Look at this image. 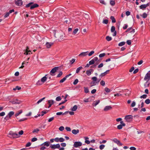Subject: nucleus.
<instances>
[{"label":"nucleus","instance_id":"31","mask_svg":"<svg viewBox=\"0 0 150 150\" xmlns=\"http://www.w3.org/2000/svg\"><path fill=\"white\" fill-rule=\"evenodd\" d=\"M22 112H23L22 110H20L18 112H17L16 113L15 115V116L16 117L18 116L20 114L22 113Z\"/></svg>","mask_w":150,"mask_h":150},{"label":"nucleus","instance_id":"36","mask_svg":"<svg viewBox=\"0 0 150 150\" xmlns=\"http://www.w3.org/2000/svg\"><path fill=\"white\" fill-rule=\"evenodd\" d=\"M106 39L107 41H109L112 40V38L111 37L108 36L106 37Z\"/></svg>","mask_w":150,"mask_h":150},{"label":"nucleus","instance_id":"35","mask_svg":"<svg viewBox=\"0 0 150 150\" xmlns=\"http://www.w3.org/2000/svg\"><path fill=\"white\" fill-rule=\"evenodd\" d=\"M79 30V29L76 28L75 29L74 31H73V34L75 35L76 34Z\"/></svg>","mask_w":150,"mask_h":150},{"label":"nucleus","instance_id":"38","mask_svg":"<svg viewBox=\"0 0 150 150\" xmlns=\"http://www.w3.org/2000/svg\"><path fill=\"white\" fill-rule=\"evenodd\" d=\"M141 16H142L143 18H145L147 17V15L146 13H144L142 15H141Z\"/></svg>","mask_w":150,"mask_h":150},{"label":"nucleus","instance_id":"54","mask_svg":"<svg viewBox=\"0 0 150 150\" xmlns=\"http://www.w3.org/2000/svg\"><path fill=\"white\" fill-rule=\"evenodd\" d=\"M78 81H79L77 79H76L74 80V82H73V84L74 85H75L77 83H78Z\"/></svg>","mask_w":150,"mask_h":150},{"label":"nucleus","instance_id":"26","mask_svg":"<svg viewBox=\"0 0 150 150\" xmlns=\"http://www.w3.org/2000/svg\"><path fill=\"white\" fill-rule=\"evenodd\" d=\"M53 44L52 43L47 42L46 44V46L47 48H48L50 47Z\"/></svg>","mask_w":150,"mask_h":150},{"label":"nucleus","instance_id":"16","mask_svg":"<svg viewBox=\"0 0 150 150\" xmlns=\"http://www.w3.org/2000/svg\"><path fill=\"white\" fill-rule=\"evenodd\" d=\"M15 4L18 6H21L22 5L23 2L21 0H15Z\"/></svg>","mask_w":150,"mask_h":150},{"label":"nucleus","instance_id":"45","mask_svg":"<svg viewBox=\"0 0 150 150\" xmlns=\"http://www.w3.org/2000/svg\"><path fill=\"white\" fill-rule=\"evenodd\" d=\"M149 83L148 82V81L145 83L144 84V86L145 88L148 87L149 86Z\"/></svg>","mask_w":150,"mask_h":150},{"label":"nucleus","instance_id":"10","mask_svg":"<svg viewBox=\"0 0 150 150\" xmlns=\"http://www.w3.org/2000/svg\"><path fill=\"white\" fill-rule=\"evenodd\" d=\"M58 67H55L53 68L50 72V74L51 75L54 76V74L56 71L57 70H58Z\"/></svg>","mask_w":150,"mask_h":150},{"label":"nucleus","instance_id":"24","mask_svg":"<svg viewBox=\"0 0 150 150\" xmlns=\"http://www.w3.org/2000/svg\"><path fill=\"white\" fill-rule=\"evenodd\" d=\"M100 101L99 100H96L94 101L93 103V105L94 106H96L98 104L100 103Z\"/></svg>","mask_w":150,"mask_h":150},{"label":"nucleus","instance_id":"55","mask_svg":"<svg viewBox=\"0 0 150 150\" xmlns=\"http://www.w3.org/2000/svg\"><path fill=\"white\" fill-rule=\"evenodd\" d=\"M84 92L86 93H87L89 92V90L88 88L84 87Z\"/></svg>","mask_w":150,"mask_h":150},{"label":"nucleus","instance_id":"51","mask_svg":"<svg viewBox=\"0 0 150 150\" xmlns=\"http://www.w3.org/2000/svg\"><path fill=\"white\" fill-rule=\"evenodd\" d=\"M64 127L63 126H62L60 127L59 128V130H60V131H62L64 130Z\"/></svg>","mask_w":150,"mask_h":150},{"label":"nucleus","instance_id":"28","mask_svg":"<svg viewBox=\"0 0 150 150\" xmlns=\"http://www.w3.org/2000/svg\"><path fill=\"white\" fill-rule=\"evenodd\" d=\"M79 132V130L78 129H73L72 131V133L74 134H78Z\"/></svg>","mask_w":150,"mask_h":150},{"label":"nucleus","instance_id":"32","mask_svg":"<svg viewBox=\"0 0 150 150\" xmlns=\"http://www.w3.org/2000/svg\"><path fill=\"white\" fill-rule=\"evenodd\" d=\"M83 68L82 67H80L78 68L76 70V73H78Z\"/></svg>","mask_w":150,"mask_h":150},{"label":"nucleus","instance_id":"53","mask_svg":"<svg viewBox=\"0 0 150 150\" xmlns=\"http://www.w3.org/2000/svg\"><path fill=\"white\" fill-rule=\"evenodd\" d=\"M61 98L60 96L57 97L56 98V100L57 101H59L61 100Z\"/></svg>","mask_w":150,"mask_h":150},{"label":"nucleus","instance_id":"17","mask_svg":"<svg viewBox=\"0 0 150 150\" xmlns=\"http://www.w3.org/2000/svg\"><path fill=\"white\" fill-rule=\"evenodd\" d=\"M113 141L115 143L117 144L119 146H122V144L120 142V141L117 140L116 139H113Z\"/></svg>","mask_w":150,"mask_h":150},{"label":"nucleus","instance_id":"15","mask_svg":"<svg viewBox=\"0 0 150 150\" xmlns=\"http://www.w3.org/2000/svg\"><path fill=\"white\" fill-rule=\"evenodd\" d=\"M50 147L52 149H58L60 148V145L59 144H56L51 145Z\"/></svg>","mask_w":150,"mask_h":150},{"label":"nucleus","instance_id":"40","mask_svg":"<svg viewBox=\"0 0 150 150\" xmlns=\"http://www.w3.org/2000/svg\"><path fill=\"white\" fill-rule=\"evenodd\" d=\"M105 91L107 93H109L111 91L109 88L107 87L105 88Z\"/></svg>","mask_w":150,"mask_h":150},{"label":"nucleus","instance_id":"23","mask_svg":"<svg viewBox=\"0 0 150 150\" xmlns=\"http://www.w3.org/2000/svg\"><path fill=\"white\" fill-rule=\"evenodd\" d=\"M25 52L24 53V54L26 55H28V53L30 52L31 51L29 50V48L28 47H27L26 49L25 50H24Z\"/></svg>","mask_w":150,"mask_h":150},{"label":"nucleus","instance_id":"58","mask_svg":"<svg viewBox=\"0 0 150 150\" xmlns=\"http://www.w3.org/2000/svg\"><path fill=\"white\" fill-rule=\"evenodd\" d=\"M140 102L141 103V108H142L144 106V103L143 101V100H140Z\"/></svg>","mask_w":150,"mask_h":150},{"label":"nucleus","instance_id":"5","mask_svg":"<svg viewBox=\"0 0 150 150\" xmlns=\"http://www.w3.org/2000/svg\"><path fill=\"white\" fill-rule=\"evenodd\" d=\"M124 119L126 122H129L132 121L133 117L131 115H127L125 116Z\"/></svg>","mask_w":150,"mask_h":150},{"label":"nucleus","instance_id":"48","mask_svg":"<svg viewBox=\"0 0 150 150\" xmlns=\"http://www.w3.org/2000/svg\"><path fill=\"white\" fill-rule=\"evenodd\" d=\"M21 89V88L20 87H19L18 86H16L15 88H13V90L14 91H16L17 90H20Z\"/></svg>","mask_w":150,"mask_h":150},{"label":"nucleus","instance_id":"21","mask_svg":"<svg viewBox=\"0 0 150 150\" xmlns=\"http://www.w3.org/2000/svg\"><path fill=\"white\" fill-rule=\"evenodd\" d=\"M112 108V107L110 106H106L104 108L103 110L105 111H108L111 110Z\"/></svg>","mask_w":150,"mask_h":150},{"label":"nucleus","instance_id":"20","mask_svg":"<svg viewBox=\"0 0 150 150\" xmlns=\"http://www.w3.org/2000/svg\"><path fill=\"white\" fill-rule=\"evenodd\" d=\"M14 9H12L11 10H10L9 12H8L7 13H6V14L4 16V17L5 18H7L9 16L10 14L11 13H12L14 12Z\"/></svg>","mask_w":150,"mask_h":150},{"label":"nucleus","instance_id":"59","mask_svg":"<svg viewBox=\"0 0 150 150\" xmlns=\"http://www.w3.org/2000/svg\"><path fill=\"white\" fill-rule=\"evenodd\" d=\"M39 130H40L39 129H36L34 130L33 131V132L34 133L35 132L38 133L39 131Z\"/></svg>","mask_w":150,"mask_h":150},{"label":"nucleus","instance_id":"27","mask_svg":"<svg viewBox=\"0 0 150 150\" xmlns=\"http://www.w3.org/2000/svg\"><path fill=\"white\" fill-rule=\"evenodd\" d=\"M88 52V51L84 52H82L80 53L79 55V56H82L83 57H85L87 55V53Z\"/></svg>","mask_w":150,"mask_h":150},{"label":"nucleus","instance_id":"34","mask_svg":"<svg viewBox=\"0 0 150 150\" xmlns=\"http://www.w3.org/2000/svg\"><path fill=\"white\" fill-rule=\"evenodd\" d=\"M54 103V101L52 100H49L48 101V103L49 104H51L52 105Z\"/></svg>","mask_w":150,"mask_h":150},{"label":"nucleus","instance_id":"1","mask_svg":"<svg viewBox=\"0 0 150 150\" xmlns=\"http://www.w3.org/2000/svg\"><path fill=\"white\" fill-rule=\"evenodd\" d=\"M55 37L56 38H58L60 40H62L65 37V34L62 31H60L58 32L54 31Z\"/></svg>","mask_w":150,"mask_h":150},{"label":"nucleus","instance_id":"50","mask_svg":"<svg viewBox=\"0 0 150 150\" xmlns=\"http://www.w3.org/2000/svg\"><path fill=\"white\" fill-rule=\"evenodd\" d=\"M147 97V95H146V94H144L143 95L141 96L140 97V98H144V99H145Z\"/></svg>","mask_w":150,"mask_h":150},{"label":"nucleus","instance_id":"22","mask_svg":"<svg viewBox=\"0 0 150 150\" xmlns=\"http://www.w3.org/2000/svg\"><path fill=\"white\" fill-rule=\"evenodd\" d=\"M122 93H125V95L126 96H128L130 93L131 91L127 90L123 91H122Z\"/></svg>","mask_w":150,"mask_h":150},{"label":"nucleus","instance_id":"37","mask_svg":"<svg viewBox=\"0 0 150 150\" xmlns=\"http://www.w3.org/2000/svg\"><path fill=\"white\" fill-rule=\"evenodd\" d=\"M108 22V20L107 19H104L103 20V23L105 24H107Z\"/></svg>","mask_w":150,"mask_h":150},{"label":"nucleus","instance_id":"56","mask_svg":"<svg viewBox=\"0 0 150 150\" xmlns=\"http://www.w3.org/2000/svg\"><path fill=\"white\" fill-rule=\"evenodd\" d=\"M65 129L68 132H70L71 130V129L70 127H65Z\"/></svg>","mask_w":150,"mask_h":150},{"label":"nucleus","instance_id":"33","mask_svg":"<svg viewBox=\"0 0 150 150\" xmlns=\"http://www.w3.org/2000/svg\"><path fill=\"white\" fill-rule=\"evenodd\" d=\"M110 19L112 20V23H115L116 22V20L114 17L113 16H111L110 17Z\"/></svg>","mask_w":150,"mask_h":150},{"label":"nucleus","instance_id":"64","mask_svg":"<svg viewBox=\"0 0 150 150\" xmlns=\"http://www.w3.org/2000/svg\"><path fill=\"white\" fill-rule=\"evenodd\" d=\"M54 119V117H52L50 118L48 120V122H50L52 121Z\"/></svg>","mask_w":150,"mask_h":150},{"label":"nucleus","instance_id":"7","mask_svg":"<svg viewBox=\"0 0 150 150\" xmlns=\"http://www.w3.org/2000/svg\"><path fill=\"white\" fill-rule=\"evenodd\" d=\"M9 102L13 104H19L21 103V101L17 99H15L10 101Z\"/></svg>","mask_w":150,"mask_h":150},{"label":"nucleus","instance_id":"18","mask_svg":"<svg viewBox=\"0 0 150 150\" xmlns=\"http://www.w3.org/2000/svg\"><path fill=\"white\" fill-rule=\"evenodd\" d=\"M93 70L92 69H90L86 71V73L88 76H90L93 72Z\"/></svg>","mask_w":150,"mask_h":150},{"label":"nucleus","instance_id":"44","mask_svg":"<svg viewBox=\"0 0 150 150\" xmlns=\"http://www.w3.org/2000/svg\"><path fill=\"white\" fill-rule=\"evenodd\" d=\"M145 103L147 104H148L150 103V100L149 99H146L145 101Z\"/></svg>","mask_w":150,"mask_h":150},{"label":"nucleus","instance_id":"13","mask_svg":"<svg viewBox=\"0 0 150 150\" xmlns=\"http://www.w3.org/2000/svg\"><path fill=\"white\" fill-rule=\"evenodd\" d=\"M55 141L56 142H63L64 141L65 139L62 137H60V138L57 137L54 139Z\"/></svg>","mask_w":150,"mask_h":150},{"label":"nucleus","instance_id":"61","mask_svg":"<svg viewBox=\"0 0 150 150\" xmlns=\"http://www.w3.org/2000/svg\"><path fill=\"white\" fill-rule=\"evenodd\" d=\"M101 4H103L105 5L106 3L105 2V1L103 0H99Z\"/></svg>","mask_w":150,"mask_h":150},{"label":"nucleus","instance_id":"19","mask_svg":"<svg viewBox=\"0 0 150 150\" xmlns=\"http://www.w3.org/2000/svg\"><path fill=\"white\" fill-rule=\"evenodd\" d=\"M149 6V4L148 3L146 4H143L140 6L139 7V8L140 9H142L143 10L144 9H145L146 7Z\"/></svg>","mask_w":150,"mask_h":150},{"label":"nucleus","instance_id":"29","mask_svg":"<svg viewBox=\"0 0 150 150\" xmlns=\"http://www.w3.org/2000/svg\"><path fill=\"white\" fill-rule=\"evenodd\" d=\"M85 139V142L87 144H89L90 143V142L88 140L89 138L88 137H84Z\"/></svg>","mask_w":150,"mask_h":150},{"label":"nucleus","instance_id":"12","mask_svg":"<svg viewBox=\"0 0 150 150\" xmlns=\"http://www.w3.org/2000/svg\"><path fill=\"white\" fill-rule=\"evenodd\" d=\"M98 61V58L96 57H94L90 61L89 63L91 65L94 64L95 62L96 61Z\"/></svg>","mask_w":150,"mask_h":150},{"label":"nucleus","instance_id":"30","mask_svg":"<svg viewBox=\"0 0 150 150\" xmlns=\"http://www.w3.org/2000/svg\"><path fill=\"white\" fill-rule=\"evenodd\" d=\"M47 75H46L45 76L43 77L41 79V81L43 83L44 82L47 80V78L46 77V76Z\"/></svg>","mask_w":150,"mask_h":150},{"label":"nucleus","instance_id":"62","mask_svg":"<svg viewBox=\"0 0 150 150\" xmlns=\"http://www.w3.org/2000/svg\"><path fill=\"white\" fill-rule=\"evenodd\" d=\"M23 133V130H21L18 132V134H19V136H20V135H22Z\"/></svg>","mask_w":150,"mask_h":150},{"label":"nucleus","instance_id":"63","mask_svg":"<svg viewBox=\"0 0 150 150\" xmlns=\"http://www.w3.org/2000/svg\"><path fill=\"white\" fill-rule=\"evenodd\" d=\"M107 142V141L106 140H103L101 141H100L99 143L100 144H105V143Z\"/></svg>","mask_w":150,"mask_h":150},{"label":"nucleus","instance_id":"42","mask_svg":"<svg viewBox=\"0 0 150 150\" xmlns=\"http://www.w3.org/2000/svg\"><path fill=\"white\" fill-rule=\"evenodd\" d=\"M110 4L112 6H113L115 4V1L113 0H111L110 1Z\"/></svg>","mask_w":150,"mask_h":150},{"label":"nucleus","instance_id":"2","mask_svg":"<svg viewBox=\"0 0 150 150\" xmlns=\"http://www.w3.org/2000/svg\"><path fill=\"white\" fill-rule=\"evenodd\" d=\"M92 81L90 83V86L92 87L98 84L101 80V79H98L96 76H93L92 77Z\"/></svg>","mask_w":150,"mask_h":150},{"label":"nucleus","instance_id":"60","mask_svg":"<svg viewBox=\"0 0 150 150\" xmlns=\"http://www.w3.org/2000/svg\"><path fill=\"white\" fill-rule=\"evenodd\" d=\"M136 105V103L135 101H133L131 105V106L132 107H134Z\"/></svg>","mask_w":150,"mask_h":150},{"label":"nucleus","instance_id":"49","mask_svg":"<svg viewBox=\"0 0 150 150\" xmlns=\"http://www.w3.org/2000/svg\"><path fill=\"white\" fill-rule=\"evenodd\" d=\"M43 144L47 146H49V142H45Z\"/></svg>","mask_w":150,"mask_h":150},{"label":"nucleus","instance_id":"46","mask_svg":"<svg viewBox=\"0 0 150 150\" xmlns=\"http://www.w3.org/2000/svg\"><path fill=\"white\" fill-rule=\"evenodd\" d=\"M105 147V145L103 144H101L99 146V149L100 150H102Z\"/></svg>","mask_w":150,"mask_h":150},{"label":"nucleus","instance_id":"41","mask_svg":"<svg viewBox=\"0 0 150 150\" xmlns=\"http://www.w3.org/2000/svg\"><path fill=\"white\" fill-rule=\"evenodd\" d=\"M125 42H121L119 43L118 45L119 46H122L125 45Z\"/></svg>","mask_w":150,"mask_h":150},{"label":"nucleus","instance_id":"52","mask_svg":"<svg viewBox=\"0 0 150 150\" xmlns=\"http://www.w3.org/2000/svg\"><path fill=\"white\" fill-rule=\"evenodd\" d=\"M94 53V51H91L88 54V55L89 56H91Z\"/></svg>","mask_w":150,"mask_h":150},{"label":"nucleus","instance_id":"3","mask_svg":"<svg viewBox=\"0 0 150 150\" xmlns=\"http://www.w3.org/2000/svg\"><path fill=\"white\" fill-rule=\"evenodd\" d=\"M8 137L11 138H17L19 137L20 136H19V134H18L10 131L9 132Z\"/></svg>","mask_w":150,"mask_h":150},{"label":"nucleus","instance_id":"6","mask_svg":"<svg viewBox=\"0 0 150 150\" xmlns=\"http://www.w3.org/2000/svg\"><path fill=\"white\" fill-rule=\"evenodd\" d=\"M14 112L13 111L9 112L8 114L4 118V120H7L9 119L14 114Z\"/></svg>","mask_w":150,"mask_h":150},{"label":"nucleus","instance_id":"9","mask_svg":"<svg viewBox=\"0 0 150 150\" xmlns=\"http://www.w3.org/2000/svg\"><path fill=\"white\" fill-rule=\"evenodd\" d=\"M82 145L81 142H74L73 146L75 148L81 146Z\"/></svg>","mask_w":150,"mask_h":150},{"label":"nucleus","instance_id":"57","mask_svg":"<svg viewBox=\"0 0 150 150\" xmlns=\"http://www.w3.org/2000/svg\"><path fill=\"white\" fill-rule=\"evenodd\" d=\"M105 55V53H102V54H100L99 55V56L101 58V57H104Z\"/></svg>","mask_w":150,"mask_h":150},{"label":"nucleus","instance_id":"8","mask_svg":"<svg viewBox=\"0 0 150 150\" xmlns=\"http://www.w3.org/2000/svg\"><path fill=\"white\" fill-rule=\"evenodd\" d=\"M144 79L145 81H148L150 79V71L146 74Z\"/></svg>","mask_w":150,"mask_h":150},{"label":"nucleus","instance_id":"14","mask_svg":"<svg viewBox=\"0 0 150 150\" xmlns=\"http://www.w3.org/2000/svg\"><path fill=\"white\" fill-rule=\"evenodd\" d=\"M111 31L112 33H113L112 34V36H115L116 35L117 32L115 30V28L114 26H112L111 29Z\"/></svg>","mask_w":150,"mask_h":150},{"label":"nucleus","instance_id":"39","mask_svg":"<svg viewBox=\"0 0 150 150\" xmlns=\"http://www.w3.org/2000/svg\"><path fill=\"white\" fill-rule=\"evenodd\" d=\"M45 98V97H44L42 99H40L36 103V104H38L39 103H41V102H42L43 100H44Z\"/></svg>","mask_w":150,"mask_h":150},{"label":"nucleus","instance_id":"47","mask_svg":"<svg viewBox=\"0 0 150 150\" xmlns=\"http://www.w3.org/2000/svg\"><path fill=\"white\" fill-rule=\"evenodd\" d=\"M100 84L102 86H104L105 84V82L103 80H102L100 81Z\"/></svg>","mask_w":150,"mask_h":150},{"label":"nucleus","instance_id":"25","mask_svg":"<svg viewBox=\"0 0 150 150\" xmlns=\"http://www.w3.org/2000/svg\"><path fill=\"white\" fill-rule=\"evenodd\" d=\"M77 106L76 105H75L73 107L71 108L70 110L72 111H75L77 110Z\"/></svg>","mask_w":150,"mask_h":150},{"label":"nucleus","instance_id":"43","mask_svg":"<svg viewBox=\"0 0 150 150\" xmlns=\"http://www.w3.org/2000/svg\"><path fill=\"white\" fill-rule=\"evenodd\" d=\"M66 79L67 78L65 77H64L59 82L60 83H63Z\"/></svg>","mask_w":150,"mask_h":150},{"label":"nucleus","instance_id":"11","mask_svg":"<svg viewBox=\"0 0 150 150\" xmlns=\"http://www.w3.org/2000/svg\"><path fill=\"white\" fill-rule=\"evenodd\" d=\"M120 124L117 126V128L119 129H122L123 127L125 126V124L123 122V121H121L120 122Z\"/></svg>","mask_w":150,"mask_h":150},{"label":"nucleus","instance_id":"4","mask_svg":"<svg viewBox=\"0 0 150 150\" xmlns=\"http://www.w3.org/2000/svg\"><path fill=\"white\" fill-rule=\"evenodd\" d=\"M33 3V2H30L28 4H27L26 6V7H30V9H33L35 8L38 7L39 5L38 4H35L32 5Z\"/></svg>","mask_w":150,"mask_h":150}]
</instances>
